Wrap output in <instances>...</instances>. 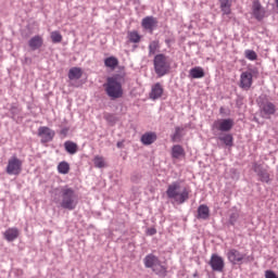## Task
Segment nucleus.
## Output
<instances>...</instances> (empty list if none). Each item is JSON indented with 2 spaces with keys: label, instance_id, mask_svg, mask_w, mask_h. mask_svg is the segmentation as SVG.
<instances>
[{
  "label": "nucleus",
  "instance_id": "obj_1",
  "mask_svg": "<svg viewBox=\"0 0 278 278\" xmlns=\"http://www.w3.org/2000/svg\"><path fill=\"white\" fill-rule=\"evenodd\" d=\"M167 199L174 201L178 205H184L190 199V189L181 187V182L174 181L168 185L166 190Z\"/></svg>",
  "mask_w": 278,
  "mask_h": 278
},
{
  "label": "nucleus",
  "instance_id": "obj_2",
  "mask_svg": "<svg viewBox=\"0 0 278 278\" xmlns=\"http://www.w3.org/2000/svg\"><path fill=\"white\" fill-rule=\"evenodd\" d=\"M103 86L110 99L114 100L123 98V77L121 75L116 74L114 76L109 77Z\"/></svg>",
  "mask_w": 278,
  "mask_h": 278
},
{
  "label": "nucleus",
  "instance_id": "obj_3",
  "mask_svg": "<svg viewBox=\"0 0 278 278\" xmlns=\"http://www.w3.org/2000/svg\"><path fill=\"white\" fill-rule=\"evenodd\" d=\"M79 203V195L75 191V189L71 187H63L61 189V201H60V207L63 210H68L70 212H73L77 207Z\"/></svg>",
  "mask_w": 278,
  "mask_h": 278
},
{
  "label": "nucleus",
  "instance_id": "obj_4",
  "mask_svg": "<svg viewBox=\"0 0 278 278\" xmlns=\"http://www.w3.org/2000/svg\"><path fill=\"white\" fill-rule=\"evenodd\" d=\"M154 71L159 77H164V75H168L170 71V62H168V56L165 54H156L153 60Z\"/></svg>",
  "mask_w": 278,
  "mask_h": 278
},
{
  "label": "nucleus",
  "instance_id": "obj_5",
  "mask_svg": "<svg viewBox=\"0 0 278 278\" xmlns=\"http://www.w3.org/2000/svg\"><path fill=\"white\" fill-rule=\"evenodd\" d=\"M227 258L230 264H242L243 262H251L253 258L251 256H247V254L238 251L237 249H230L227 252Z\"/></svg>",
  "mask_w": 278,
  "mask_h": 278
},
{
  "label": "nucleus",
  "instance_id": "obj_6",
  "mask_svg": "<svg viewBox=\"0 0 278 278\" xmlns=\"http://www.w3.org/2000/svg\"><path fill=\"white\" fill-rule=\"evenodd\" d=\"M233 129V119L219 118L212 125V131H231Z\"/></svg>",
  "mask_w": 278,
  "mask_h": 278
},
{
  "label": "nucleus",
  "instance_id": "obj_7",
  "mask_svg": "<svg viewBox=\"0 0 278 278\" xmlns=\"http://www.w3.org/2000/svg\"><path fill=\"white\" fill-rule=\"evenodd\" d=\"M23 170V161L16 156H12L8 161L7 173L8 175H21Z\"/></svg>",
  "mask_w": 278,
  "mask_h": 278
},
{
  "label": "nucleus",
  "instance_id": "obj_8",
  "mask_svg": "<svg viewBox=\"0 0 278 278\" xmlns=\"http://www.w3.org/2000/svg\"><path fill=\"white\" fill-rule=\"evenodd\" d=\"M38 137L41 138V144H47L55 138V131L47 126H40L38 128Z\"/></svg>",
  "mask_w": 278,
  "mask_h": 278
},
{
  "label": "nucleus",
  "instance_id": "obj_9",
  "mask_svg": "<svg viewBox=\"0 0 278 278\" xmlns=\"http://www.w3.org/2000/svg\"><path fill=\"white\" fill-rule=\"evenodd\" d=\"M251 86H253V73L251 71L242 72L239 87L242 88V90H251Z\"/></svg>",
  "mask_w": 278,
  "mask_h": 278
},
{
  "label": "nucleus",
  "instance_id": "obj_10",
  "mask_svg": "<svg viewBox=\"0 0 278 278\" xmlns=\"http://www.w3.org/2000/svg\"><path fill=\"white\" fill-rule=\"evenodd\" d=\"M260 110H261V116L263 118H270L275 112H277V109L275 108V104L269 101H264L260 104Z\"/></svg>",
  "mask_w": 278,
  "mask_h": 278
},
{
  "label": "nucleus",
  "instance_id": "obj_11",
  "mask_svg": "<svg viewBox=\"0 0 278 278\" xmlns=\"http://www.w3.org/2000/svg\"><path fill=\"white\" fill-rule=\"evenodd\" d=\"M208 264L212 270H215L216 273H223V270H225V260H223L222 256H218V254H212Z\"/></svg>",
  "mask_w": 278,
  "mask_h": 278
},
{
  "label": "nucleus",
  "instance_id": "obj_12",
  "mask_svg": "<svg viewBox=\"0 0 278 278\" xmlns=\"http://www.w3.org/2000/svg\"><path fill=\"white\" fill-rule=\"evenodd\" d=\"M252 14L256 21H262L266 16V10L262 8V3L258 0H254L252 4Z\"/></svg>",
  "mask_w": 278,
  "mask_h": 278
},
{
  "label": "nucleus",
  "instance_id": "obj_13",
  "mask_svg": "<svg viewBox=\"0 0 278 278\" xmlns=\"http://www.w3.org/2000/svg\"><path fill=\"white\" fill-rule=\"evenodd\" d=\"M141 27L143 29H147V31H150V34H153V29L157 27V18L153 16H147L141 21Z\"/></svg>",
  "mask_w": 278,
  "mask_h": 278
},
{
  "label": "nucleus",
  "instance_id": "obj_14",
  "mask_svg": "<svg viewBox=\"0 0 278 278\" xmlns=\"http://www.w3.org/2000/svg\"><path fill=\"white\" fill-rule=\"evenodd\" d=\"M45 45V39L40 35H36L28 40V47H30L31 51H37V49H41Z\"/></svg>",
  "mask_w": 278,
  "mask_h": 278
},
{
  "label": "nucleus",
  "instance_id": "obj_15",
  "mask_svg": "<svg viewBox=\"0 0 278 278\" xmlns=\"http://www.w3.org/2000/svg\"><path fill=\"white\" fill-rule=\"evenodd\" d=\"M3 236H4V240H7L8 242H14V240H16L18 236H21V231L18 230V228L12 227L7 229L3 232Z\"/></svg>",
  "mask_w": 278,
  "mask_h": 278
},
{
  "label": "nucleus",
  "instance_id": "obj_16",
  "mask_svg": "<svg viewBox=\"0 0 278 278\" xmlns=\"http://www.w3.org/2000/svg\"><path fill=\"white\" fill-rule=\"evenodd\" d=\"M164 94V87H162V84L156 83L152 86L151 92H150V99L153 101L160 99Z\"/></svg>",
  "mask_w": 278,
  "mask_h": 278
},
{
  "label": "nucleus",
  "instance_id": "obj_17",
  "mask_svg": "<svg viewBox=\"0 0 278 278\" xmlns=\"http://www.w3.org/2000/svg\"><path fill=\"white\" fill-rule=\"evenodd\" d=\"M189 77L191 79H203V77H205V71L201 66L192 67L189 71Z\"/></svg>",
  "mask_w": 278,
  "mask_h": 278
},
{
  "label": "nucleus",
  "instance_id": "obj_18",
  "mask_svg": "<svg viewBox=\"0 0 278 278\" xmlns=\"http://www.w3.org/2000/svg\"><path fill=\"white\" fill-rule=\"evenodd\" d=\"M156 140L157 135L155 132H146L141 136V142L146 146L153 144Z\"/></svg>",
  "mask_w": 278,
  "mask_h": 278
},
{
  "label": "nucleus",
  "instance_id": "obj_19",
  "mask_svg": "<svg viewBox=\"0 0 278 278\" xmlns=\"http://www.w3.org/2000/svg\"><path fill=\"white\" fill-rule=\"evenodd\" d=\"M219 8L224 15L229 16L231 14V0H218Z\"/></svg>",
  "mask_w": 278,
  "mask_h": 278
},
{
  "label": "nucleus",
  "instance_id": "obj_20",
  "mask_svg": "<svg viewBox=\"0 0 278 278\" xmlns=\"http://www.w3.org/2000/svg\"><path fill=\"white\" fill-rule=\"evenodd\" d=\"M198 218L202 220H207L210 218V207L205 204H201L198 207Z\"/></svg>",
  "mask_w": 278,
  "mask_h": 278
},
{
  "label": "nucleus",
  "instance_id": "obj_21",
  "mask_svg": "<svg viewBox=\"0 0 278 278\" xmlns=\"http://www.w3.org/2000/svg\"><path fill=\"white\" fill-rule=\"evenodd\" d=\"M64 149L66 152L70 153V155H75V153H77L79 147L77 146V143H75L73 141H65Z\"/></svg>",
  "mask_w": 278,
  "mask_h": 278
},
{
  "label": "nucleus",
  "instance_id": "obj_22",
  "mask_svg": "<svg viewBox=\"0 0 278 278\" xmlns=\"http://www.w3.org/2000/svg\"><path fill=\"white\" fill-rule=\"evenodd\" d=\"M81 75H84V72L80 67H72L68 72V79H81Z\"/></svg>",
  "mask_w": 278,
  "mask_h": 278
},
{
  "label": "nucleus",
  "instance_id": "obj_23",
  "mask_svg": "<svg viewBox=\"0 0 278 278\" xmlns=\"http://www.w3.org/2000/svg\"><path fill=\"white\" fill-rule=\"evenodd\" d=\"M104 65L106 68H111V71L116 70V66H118V59L115 56H109L104 60Z\"/></svg>",
  "mask_w": 278,
  "mask_h": 278
},
{
  "label": "nucleus",
  "instance_id": "obj_24",
  "mask_svg": "<svg viewBox=\"0 0 278 278\" xmlns=\"http://www.w3.org/2000/svg\"><path fill=\"white\" fill-rule=\"evenodd\" d=\"M149 56L155 55V53H160V41L159 40H153L150 42L149 47Z\"/></svg>",
  "mask_w": 278,
  "mask_h": 278
},
{
  "label": "nucleus",
  "instance_id": "obj_25",
  "mask_svg": "<svg viewBox=\"0 0 278 278\" xmlns=\"http://www.w3.org/2000/svg\"><path fill=\"white\" fill-rule=\"evenodd\" d=\"M254 170L261 177L262 181H265V184H268V181H270V175H268L266 170H261L260 165H254Z\"/></svg>",
  "mask_w": 278,
  "mask_h": 278
},
{
  "label": "nucleus",
  "instance_id": "obj_26",
  "mask_svg": "<svg viewBox=\"0 0 278 278\" xmlns=\"http://www.w3.org/2000/svg\"><path fill=\"white\" fill-rule=\"evenodd\" d=\"M157 262L159 261L155 255L149 254L144 258V266H146V268H153V266H155L157 264Z\"/></svg>",
  "mask_w": 278,
  "mask_h": 278
},
{
  "label": "nucleus",
  "instance_id": "obj_27",
  "mask_svg": "<svg viewBox=\"0 0 278 278\" xmlns=\"http://www.w3.org/2000/svg\"><path fill=\"white\" fill-rule=\"evenodd\" d=\"M58 172L61 175H68V173H71V165L68 164V162L63 161V162L59 163Z\"/></svg>",
  "mask_w": 278,
  "mask_h": 278
},
{
  "label": "nucleus",
  "instance_id": "obj_28",
  "mask_svg": "<svg viewBox=\"0 0 278 278\" xmlns=\"http://www.w3.org/2000/svg\"><path fill=\"white\" fill-rule=\"evenodd\" d=\"M181 155H184V148L179 144L174 146L172 149V157L178 160V157H181Z\"/></svg>",
  "mask_w": 278,
  "mask_h": 278
},
{
  "label": "nucleus",
  "instance_id": "obj_29",
  "mask_svg": "<svg viewBox=\"0 0 278 278\" xmlns=\"http://www.w3.org/2000/svg\"><path fill=\"white\" fill-rule=\"evenodd\" d=\"M129 42L138 43L141 40L140 34L137 30H132L128 33Z\"/></svg>",
  "mask_w": 278,
  "mask_h": 278
},
{
  "label": "nucleus",
  "instance_id": "obj_30",
  "mask_svg": "<svg viewBox=\"0 0 278 278\" xmlns=\"http://www.w3.org/2000/svg\"><path fill=\"white\" fill-rule=\"evenodd\" d=\"M220 142H224L226 147H233V136L231 135H224L219 137Z\"/></svg>",
  "mask_w": 278,
  "mask_h": 278
},
{
  "label": "nucleus",
  "instance_id": "obj_31",
  "mask_svg": "<svg viewBox=\"0 0 278 278\" xmlns=\"http://www.w3.org/2000/svg\"><path fill=\"white\" fill-rule=\"evenodd\" d=\"M93 164L96 168H105V159L103 156H94Z\"/></svg>",
  "mask_w": 278,
  "mask_h": 278
},
{
  "label": "nucleus",
  "instance_id": "obj_32",
  "mask_svg": "<svg viewBox=\"0 0 278 278\" xmlns=\"http://www.w3.org/2000/svg\"><path fill=\"white\" fill-rule=\"evenodd\" d=\"M50 38L54 45H58V43L62 42L63 37H62V34H60V31L54 30L51 33Z\"/></svg>",
  "mask_w": 278,
  "mask_h": 278
},
{
  "label": "nucleus",
  "instance_id": "obj_33",
  "mask_svg": "<svg viewBox=\"0 0 278 278\" xmlns=\"http://www.w3.org/2000/svg\"><path fill=\"white\" fill-rule=\"evenodd\" d=\"M245 58L247 60H251V62L257 60V53L253 50H245Z\"/></svg>",
  "mask_w": 278,
  "mask_h": 278
},
{
  "label": "nucleus",
  "instance_id": "obj_34",
  "mask_svg": "<svg viewBox=\"0 0 278 278\" xmlns=\"http://www.w3.org/2000/svg\"><path fill=\"white\" fill-rule=\"evenodd\" d=\"M159 268H160V270L153 268V270H154V273H156V275H166V269L164 266L159 265Z\"/></svg>",
  "mask_w": 278,
  "mask_h": 278
},
{
  "label": "nucleus",
  "instance_id": "obj_35",
  "mask_svg": "<svg viewBox=\"0 0 278 278\" xmlns=\"http://www.w3.org/2000/svg\"><path fill=\"white\" fill-rule=\"evenodd\" d=\"M265 278H278V277H277V274H275V271L266 270L265 271Z\"/></svg>",
  "mask_w": 278,
  "mask_h": 278
},
{
  "label": "nucleus",
  "instance_id": "obj_36",
  "mask_svg": "<svg viewBox=\"0 0 278 278\" xmlns=\"http://www.w3.org/2000/svg\"><path fill=\"white\" fill-rule=\"evenodd\" d=\"M157 233V230L155 228L148 229V236H155Z\"/></svg>",
  "mask_w": 278,
  "mask_h": 278
},
{
  "label": "nucleus",
  "instance_id": "obj_37",
  "mask_svg": "<svg viewBox=\"0 0 278 278\" xmlns=\"http://www.w3.org/2000/svg\"><path fill=\"white\" fill-rule=\"evenodd\" d=\"M66 134H68V128H63V129L61 130V135H62V136H66Z\"/></svg>",
  "mask_w": 278,
  "mask_h": 278
},
{
  "label": "nucleus",
  "instance_id": "obj_38",
  "mask_svg": "<svg viewBox=\"0 0 278 278\" xmlns=\"http://www.w3.org/2000/svg\"><path fill=\"white\" fill-rule=\"evenodd\" d=\"M117 148H118V149H123V141H118V142H117Z\"/></svg>",
  "mask_w": 278,
  "mask_h": 278
},
{
  "label": "nucleus",
  "instance_id": "obj_39",
  "mask_svg": "<svg viewBox=\"0 0 278 278\" xmlns=\"http://www.w3.org/2000/svg\"><path fill=\"white\" fill-rule=\"evenodd\" d=\"M193 277H198V274H194Z\"/></svg>",
  "mask_w": 278,
  "mask_h": 278
},
{
  "label": "nucleus",
  "instance_id": "obj_40",
  "mask_svg": "<svg viewBox=\"0 0 278 278\" xmlns=\"http://www.w3.org/2000/svg\"><path fill=\"white\" fill-rule=\"evenodd\" d=\"M231 225H233V222H231Z\"/></svg>",
  "mask_w": 278,
  "mask_h": 278
}]
</instances>
